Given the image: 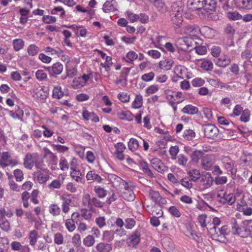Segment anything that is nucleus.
<instances>
[{
  "instance_id": "nucleus-57",
  "label": "nucleus",
  "mask_w": 252,
  "mask_h": 252,
  "mask_svg": "<svg viewBox=\"0 0 252 252\" xmlns=\"http://www.w3.org/2000/svg\"><path fill=\"white\" fill-rule=\"evenodd\" d=\"M94 191L99 198H104L107 194V191L99 186L94 187Z\"/></svg>"
},
{
  "instance_id": "nucleus-59",
  "label": "nucleus",
  "mask_w": 252,
  "mask_h": 252,
  "mask_svg": "<svg viewBox=\"0 0 252 252\" xmlns=\"http://www.w3.org/2000/svg\"><path fill=\"white\" fill-rule=\"evenodd\" d=\"M179 152V148L178 146H171L169 150V153L171 156V158L172 160H175L177 159V156Z\"/></svg>"
},
{
  "instance_id": "nucleus-60",
  "label": "nucleus",
  "mask_w": 252,
  "mask_h": 252,
  "mask_svg": "<svg viewBox=\"0 0 252 252\" xmlns=\"http://www.w3.org/2000/svg\"><path fill=\"white\" fill-rule=\"evenodd\" d=\"M227 16L229 19L234 21L241 19L242 18V16L236 11L228 12Z\"/></svg>"
},
{
  "instance_id": "nucleus-56",
  "label": "nucleus",
  "mask_w": 252,
  "mask_h": 252,
  "mask_svg": "<svg viewBox=\"0 0 252 252\" xmlns=\"http://www.w3.org/2000/svg\"><path fill=\"white\" fill-rule=\"evenodd\" d=\"M183 136L187 140H191L195 137V133L193 130L186 129L184 131Z\"/></svg>"
},
{
  "instance_id": "nucleus-33",
  "label": "nucleus",
  "mask_w": 252,
  "mask_h": 252,
  "mask_svg": "<svg viewBox=\"0 0 252 252\" xmlns=\"http://www.w3.org/2000/svg\"><path fill=\"white\" fill-rule=\"evenodd\" d=\"M153 4L159 12L164 13L167 10V6L163 0H157Z\"/></svg>"
},
{
  "instance_id": "nucleus-64",
  "label": "nucleus",
  "mask_w": 252,
  "mask_h": 252,
  "mask_svg": "<svg viewBox=\"0 0 252 252\" xmlns=\"http://www.w3.org/2000/svg\"><path fill=\"white\" fill-rule=\"evenodd\" d=\"M35 76L39 81H43L47 78V75L44 70L39 69L35 72Z\"/></svg>"
},
{
  "instance_id": "nucleus-37",
  "label": "nucleus",
  "mask_w": 252,
  "mask_h": 252,
  "mask_svg": "<svg viewBox=\"0 0 252 252\" xmlns=\"http://www.w3.org/2000/svg\"><path fill=\"white\" fill-rule=\"evenodd\" d=\"M143 104V97L139 94H136L135 98L132 103V107L134 109H138L142 107Z\"/></svg>"
},
{
  "instance_id": "nucleus-53",
  "label": "nucleus",
  "mask_w": 252,
  "mask_h": 252,
  "mask_svg": "<svg viewBox=\"0 0 252 252\" xmlns=\"http://www.w3.org/2000/svg\"><path fill=\"white\" fill-rule=\"evenodd\" d=\"M82 203L85 207L89 209L92 208V199L91 198V195L89 193H86L83 195Z\"/></svg>"
},
{
  "instance_id": "nucleus-27",
  "label": "nucleus",
  "mask_w": 252,
  "mask_h": 252,
  "mask_svg": "<svg viewBox=\"0 0 252 252\" xmlns=\"http://www.w3.org/2000/svg\"><path fill=\"white\" fill-rule=\"evenodd\" d=\"M174 61L171 59H166L159 62V67L164 70H170L173 64Z\"/></svg>"
},
{
  "instance_id": "nucleus-46",
  "label": "nucleus",
  "mask_w": 252,
  "mask_h": 252,
  "mask_svg": "<svg viewBox=\"0 0 252 252\" xmlns=\"http://www.w3.org/2000/svg\"><path fill=\"white\" fill-rule=\"evenodd\" d=\"M39 48L35 44H31L28 47L27 52L30 56H34L39 52Z\"/></svg>"
},
{
  "instance_id": "nucleus-20",
  "label": "nucleus",
  "mask_w": 252,
  "mask_h": 252,
  "mask_svg": "<svg viewBox=\"0 0 252 252\" xmlns=\"http://www.w3.org/2000/svg\"><path fill=\"white\" fill-rule=\"evenodd\" d=\"M230 63L231 59L228 56L222 55L220 56V57L217 60L216 64L219 67L224 68L227 66Z\"/></svg>"
},
{
  "instance_id": "nucleus-42",
  "label": "nucleus",
  "mask_w": 252,
  "mask_h": 252,
  "mask_svg": "<svg viewBox=\"0 0 252 252\" xmlns=\"http://www.w3.org/2000/svg\"><path fill=\"white\" fill-rule=\"evenodd\" d=\"M188 174L191 178V181L194 182L197 181L200 177V171L195 169L189 170L188 172Z\"/></svg>"
},
{
  "instance_id": "nucleus-44",
  "label": "nucleus",
  "mask_w": 252,
  "mask_h": 252,
  "mask_svg": "<svg viewBox=\"0 0 252 252\" xmlns=\"http://www.w3.org/2000/svg\"><path fill=\"white\" fill-rule=\"evenodd\" d=\"M70 176L77 183H82V174L79 170L73 169L70 172Z\"/></svg>"
},
{
  "instance_id": "nucleus-19",
  "label": "nucleus",
  "mask_w": 252,
  "mask_h": 252,
  "mask_svg": "<svg viewBox=\"0 0 252 252\" xmlns=\"http://www.w3.org/2000/svg\"><path fill=\"white\" fill-rule=\"evenodd\" d=\"M181 112L189 115H194L197 114L199 112L198 107L192 104H188L185 105L182 109Z\"/></svg>"
},
{
  "instance_id": "nucleus-8",
  "label": "nucleus",
  "mask_w": 252,
  "mask_h": 252,
  "mask_svg": "<svg viewBox=\"0 0 252 252\" xmlns=\"http://www.w3.org/2000/svg\"><path fill=\"white\" fill-rule=\"evenodd\" d=\"M90 74H84L81 77L75 78L72 82L71 87L74 89H78L84 86L90 78Z\"/></svg>"
},
{
  "instance_id": "nucleus-31",
  "label": "nucleus",
  "mask_w": 252,
  "mask_h": 252,
  "mask_svg": "<svg viewBox=\"0 0 252 252\" xmlns=\"http://www.w3.org/2000/svg\"><path fill=\"white\" fill-rule=\"evenodd\" d=\"M115 232L110 230L104 231L102 236V240L108 243H110L114 239Z\"/></svg>"
},
{
  "instance_id": "nucleus-36",
  "label": "nucleus",
  "mask_w": 252,
  "mask_h": 252,
  "mask_svg": "<svg viewBox=\"0 0 252 252\" xmlns=\"http://www.w3.org/2000/svg\"><path fill=\"white\" fill-rule=\"evenodd\" d=\"M200 66L204 70L208 71L212 70L214 65L210 60H204L202 61Z\"/></svg>"
},
{
  "instance_id": "nucleus-3",
  "label": "nucleus",
  "mask_w": 252,
  "mask_h": 252,
  "mask_svg": "<svg viewBox=\"0 0 252 252\" xmlns=\"http://www.w3.org/2000/svg\"><path fill=\"white\" fill-rule=\"evenodd\" d=\"M229 232L227 225H223L221 228H211L210 233L212 235L213 239L219 241H224L225 235Z\"/></svg>"
},
{
  "instance_id": "nucleus-12",
  "label": "nucleus",
  "mask_w": 252,
  "mask_h": 252,
  "mask_svg": "<svg viewBox=\"0 0 252 252\" xmlns=\"http://www.w3.org/2000/svg\"><path fill=\"white\" fill-rule=\"evenodd\" d=\"M222 167L227 171L230 172L232 174L234 173V162L228 157H224L221 159Z\"/></svg>"
},
{
  "instance_id": "nucleus-43",
  "label": "nucleus",
  "mask_w": 252,
  "mask_h": 252,
  "mask_svg": "<svg viewBox=\"0 0 252 252\" xmlns=\"http://www.w3.org/2000/svg\"><path fill=\"white\" fill-rule=\"evenodd\" d=\"M64 95L61 86H57L54 88L52 92V96L54 98L60 99Z\"/></svg>"
},
{
  "instance_id": "nucleus-24",
  "label": "nucleus",
  "mask_w": 252,
  "mask_h": 252,
  "mask_svg": "<svg viewBox=\"0 0 252 252\" xmlns=\"http://www.w3.org/2000/svg\"><path fill=\"white\" fill-rule=\"evenodd\" d=\"M117 6V2L115 0L107 1L104 3L102 9L104 12L109 13L116 10Z\"/></svg>"
},
{
  "instance_id": "nucleus-6",
  "label": "nucleus",
  "mask_w": 252,
  "mask_h": 252,
  "mask_svg": "<svg viewBox=\"0 0 252 252\" xmlns=\"http://www.w3.org/2000/svg\"><path fill=\"white\" fill-rule=\"evenodd\" d=\"M38 158V154L36 153L33 154L27 153L24 158V166L27 169H31L33 167L35 162Z\"/></svg>"
},
{
  "instance_id": "nucleus-30",
  "label": "nucleus",
  "mask_w": 252,
  "mask_h": 252,
  "mask_svg": "<svg viewBox=\"0 0 252 252\" xmlns=\"http://www.w3.org/2000/svg\"><path fill=\"white\" fill-rule=\"evenodd\" d=\"M43 150L44 157L49 159L53 163L56 164L58 160L57 156L47 148H44Z\"/></svg>"
},
{
  "instance_id": "nucleus-34",
  "label": "nucleus",
  "mask_w": 252,
  "mask_h": 252,
  "mask_svg": "<svg viewBox=\"0 0 252 252\" xmlns=\"http://www.w3.org/2000/svg\"><path fill=\"white\" fill-rule=\"evenodd\" d=\"M231 224H232V232L234 234H238L239 235L243 237L242 235V228L239 226L238 224L237 223L236 220L235 219H233L231 220Z\"/></svg>"
},
{
  "instance_id": "nucleus-55",
  "label": "nucleus",
  "mask_w": 252,
  "mask_h": 252,
  "mask_svg": "<svg viewBox=\"0 0 252 252\" xmlns=\"http://www.w3.org/2000/svg\"><path fill=\"white\" fill-rule=\"evenodd\" d=\"M95 239L92 235H89L83 239V244L88 247L93 246L95 243Z\"/></svg>"
},
{
  "instance_id": "nucleus-5",
  "label": "nucleus",
  "mask_w": 252,
  "mask_h": 252,
  "mask_svg": "<svg viewBox=\"0 0 252 252\" xmlns=\"http://www.w3.org/2000/svg\"><path fill=\"white\" fill-rule=\"evenodd\" d=\"M217 196L220 198V201L223 204L227 203L232 205L235 201L236 198L232 193L226 194L223 190H221L218 193Z\"/></svg>"
},
{
  "instance_id": "nucleus-14",
  "label": "nucleus",
  "mask_w": 252,
  "mask_h": 252,
  "mask_svg": "<svg viewBox=\"0 0 252 252\" xmlns=\"http://www.w3.org/2000/svg\"><path fill=\"white\" fill-rule=\"evenodd\" d=\"M214 164L213 157L211 155H207L203 157L201 160V166L203 169L209 170Z\"/></svg>"
},
{
  "instance_id": "nucleus-62",
  "label": "nucleus",
  "mask_w": 252,
  "mask_h": 252,
  "mask_svg": "<svg viewBox=\"0 0 252 252\" xmlns=\"http://www.w3.org/2000/svg\"><path fill=\"white\" fill-rule=\"evenodd\" d=\"M13 174L17 182H21L24 179V174L21 169H16L14 170Z\"/></svg>"
},
{
  "instance_id": "nucleus-52",
  "label": "nucleus",
  "mask_w": 252,
  "mask_h": 252,
  "mask_svg": "<svg viewBox=\"0 0 252 252\" xmlns=\"http://www.w3.org/2000/svg\"><path fill=\"white\" fill-rule=\"evenodd\" d=\"M71 202L70 199H63V200L62 203V210L63 213L67 214L70 210L69 205Z\"/></svg>"
},
{
  "instance_id": "nucleus-18",
  "label": "nucleus",
  "mask_w": 252,
  "mask_h": 252,
  "mask_svg": "<svg viewBox=\"0 0 252 252\" xmlns=\"http://www.w3.org/2000/svg\"><path fill=\"white\" fill-rule=\"evenodd\" d=\"M236 6L247 10L252 9V0H234Z\"/></svg>"
},
{
  "instance_id": "nucleus-41",
  "label": "nucleus",
  "mask_w": 252,
  "mask_h": 252,
  "mask_svg": "<svg viewBox=\"0 0 252 252\" xmlns=\"http://www.w3.org/2000/svg\"><path fill=\"white\" fill-rule=\"evenodd\" d=\"M54 244L57 245H61L64 243V239L63 234L61 232H57L53 236Z\"/></svg>"
},
{
  "instance_id": "nucleus-51",
  "label": "nucleus",
  "mask_w": 252,
  "mask_h": 252,
  "mask_svg": "<svg viewBox=\"0 0 252 252\" xmlns=\"http://www.w3.org/2000/svg\"><path fill=\"white\" fill-rule=\"evenodd\" d=\"M142 170L145 172L148 176L151 178L154 177V174L152 170L149 168V164L145 161H142L140 163Z\"/></svg>"
},
{
  "instance_id": "nucleus-16",
  "label": "nucleus",
  "mask_w": 252,
  "mask_h": 252,
  "mask_svg": "<svg viewBox=\"0 0 252 252\" xmlns=\"http://www.w3.org/2000/svg\"><path fill=\"white\" fill-rule=\"evenodd\" d=\"M33 177L34 180L37 181L39 184L45 183L49 179L48 175L40 170L34 172Z\"/></svg>"
},
{
  "instance_id": "nucleus-35",
  "label": "nucleus",
  "mask_w": 252,
  "mask_h": 252,
  "mask_svg": "<svg viewBox=\"0 0 252 252\" xmlns=\"http://www.w3.org/2000/svg\"><path fill=\"white\" fill-rule=\"evenodd\" d=\"M12 45L14 50L19 51L24 48L25 42L22 39H15L12 41Z\"/></svg>"
},
{
  "instance_id": "nucleus-40",
  "label": "nucleus",
  "mask_w": 252,
  "mask_h": 252,
  "mask_svg": "<svg viewBox=\"0 0 252 252\" xmlns=\"http://www.w3.org/2000/svg\"><path fill=\"white\" fill-rule=\"evenodd\" d=\"M203 155L204 153L201 151L195 150L193 151L190 156L191 161L195 163H198Z\"/></svg>"
},
{
  "instance_id": "nucleus-38",
  "label": "nucleus",
  "mask_w": 252,
  "mask_h": 252,
  "mask_svg": "<svg viewBox=\"0 0 252 252\" xmlns=\"http://www.w3.org/2000/svg\"><path fill=\"white\" fill-rule=\"evenodd\" d=\"M38 233L35 230L30 231L29 234V243L32 246H34L37 242Z\"/></svg>"
},
{
  "instance_id": "nucleus-2",
  "label": "nucleus",
  "mask_w": 252,
  "mask_h": 252,
  "mask_svg": "<svg viewBox=\"0 0 252 252\" xmlns=\"http://www.w3.org/2000/svg\"><path fill=\"white\" fill-rule=\"evenodd\" d=\"M184 8L182 6L173 3L171 6V21L175 28L181 27L183 22Z\"/></svg>"
},
{
  "instance_id": "nucleus-10",
  "label": "nucleus",
  "mask_w": 252,
  "mask_h": 252,
  "mask_svg": "<svg viewBox=\"0 0 252 252\" xmlns=\"http://www.w3.org/2000/svg\"><path fill=\"white\" fill-rule=\"evenodd\" d=\"M63 66L60 62L54 63L52 66L46 67L49 75L52 76H55L60 74L63 71Z\"/></svg>"
},
{
  "instance_id": "nucleus-49",
  "label": "nucleus",
  "mask_w": 252,
  "mask_h": 252,
  "mask_svg": "<svg viewBox=\"0 0 252 252\" xmlns=\"http://www.w3.org/2000/svg\"><path fill=\"white\" fill-rule=\"evenodd\" d=\"M176 163L179 165L185 167L188 161V158L183 154H180L177 157Z\"/></svg>"
},
{
  "instance_id": "nucleus-63",
  "label": "nucleus",
  "mask_w": 252,
  "mask_h": 252,
  "mask_svg": "<svg viewBox=\"0 0 252 252\" xmlns=\"http://www.w3.org/2000/svg\"><path fill=\"white\" fill-rule=\"evenodd\" d=\"M59 166L61 169L63 171H65L68 169L69 164L67 160L64 157H62L60 160Z\"/></svg>"
},
{
  "instance_id": "nucleus-29",
  "label": "nucleus",
  "mask_w": 252,
  "mask_h": 252,
  "mask_svg": "<svg viewBox=\"0 0 252 252\" xmlns=\"http://www.w3.org/2000/svg\"><path fill=\"white\" fill-rule=\"evenodd\" d=\"M44 51L51 56L56 55L58 57L62 56L63 53V52L59 48H52L50 46L46 47Z\"/></svg>"
},
{
  "instance_id": "nucleus-4",
  "label": "nucleus",
  "mask_w": 252,
  "mask_h": 252,
  "mask_svg": "<svg viewBox=\"0 0 252 252\" xmlns=\"http://www.w3.org/2000/svg\"><path fill=\"white\" fill-rule=\"evenodd\" d=\"M204 133L206 137L212 139H216L218 138L219 129L212 124L205 125L203 127Z\"/></svg>"
},
{
  "instance_id": "nucleus-7",
  "label": "nucleus",
  "mask_w": 252,
  "mask_h": 252,
  "mask_svg": "<svg viewBox=\"0 0 252 252\" xmlns=\"http://www.w3.org/2000/svg\"><path fill=\"white\" fill-rule=\"evenodd\" d=\"M18 164V161L11 158L10 154L7 152L2 153L0 159V165L2 168H5L8 165L15 166Z\"/></svg>"
},
{
  "instance_id": "nucleus-17",
  "label": "nucleus",
  "mask_w": 252,
  "mask_h": 252,
  "mask_svg": "<svg viewBox=\"0 0 252 252\" xmlns=\"http://www.w3.org/2000/svg\"><path fill=\"white\" fill-rule=\"evenodd\" d=\"M82 117L84 120L86 121H91L94 123L99 122V118L94 112H90L86 109H83L82 112Z\"/></svg>"
},
{
  "instance_id": "nucleus-48",
  "label": "nucleus",
  "mask_w": 252,
  "mask_h": 252,
  "mask_svg": "<svg viewBox=\"0 0 252 252\" xmlns=\"http://www.w3.org/2000/svg\"><path fill=\"white\" fill-rule=\"evenodd\" d=\"M74 32L77 36L81 37H86L87 34V30L82 26L76 25V28L74 29Z\"/></svg>"
},
{
  "instance_id": "nucleus-25",
  "label": "nucleus",
  "mask_w": 252,
  "mask_h": 252,
  "mask_svg": "<svg viewBox=\"0 0 252 252\" xmlns=\"http://www.w3.org/2000/svg\"><path fill=\"white\" fill-rule=\"evenodd\" d=\"M193 37H184L178 39L176 44L180 45L183 47H185L186 49L188 47L191 46L193 42Z\"/></svg>"
},
{
  "instance_id": "nucleus-9",
  "label": "nucleus",
  "mask_w": 252,
  "mask_h": 252,
  "mask_svg": "<svg viewBox=\"0 0 252 252\" xmlns=\"http://www.w3.org/2000/svg\"><path fill=\"white\" fill-rule=\"evenodd\" d=\"M177 48V53L176 57L179 60L181 61H189L190 59V55L185 47L180 46L176 44Z\"/></svg>"
},
{
  "instance_id": "nucleus-11",
  "label": "nucleus",
  "mask_w": 252,
  "mask_h": 252,
  "mask_svg": "<svg viewBox=\"0 0 252 252\" xmlns=\"http://www.w3.org/2000/svg\"><path fill=\"white\" fill-rule=\"evenodd\" d=\"M184 32L189 36L195 38L198 36L200 30L196 25H188L183 28Z\"/></svg>"
},
{
  "instance_id": "nucleus-39",
  "label": "nucleus",
  "mask_w": 252,
  "mask_h": 252,
  "mask_svg": "<svg viewBox=\"0 0 252 252\" xmlns=\"http://www.w3.org/2000/svg\"><path fill=\"white\" fill-rule=\"evenodd\" d=\"M138 57V55L133 51H129L126 56V61L128 63H133Z\"/></svg>"
},
{
  "instance_id": "nucleus-58",
  "label": "nucleus",
  "mask_w": 252,
  "mask_h": 252,
  "mask_svg": "<svg viewBox=\"0 0 252 252\" xmlns=\"http://www.w3.org/2000/svg\"><path fill=\"white\" fill-rule=\"evenodd\" d=\"M205 83V80L200 77H196L191 81L192 86L194 87H200L203 86Z\"/></svg>"
},
{
  "instance_id": "nucleus-21",
  "label": "nucleus",
  "mask_w": 252,
  "mask_h": 252,
  "mask_svg": "<svg viewBox=\"0 0 252 252\" xmlns=\"http://www.w3.org/2000/svg\"><path fill=\"white\" fill-rule=\"evenodd\" d=\"M140 234L137 230L134 231L129 237L127 243L129 246L134 247L136 246L140 241Z\"/></svg>"
},
{
  "instance_id": "nucleus-45",
  "label": "nucleus",
  "mask_w": 252,
  "mask_h": 252,
  "mask_svg": "<svg viewBox=\"0 0 252 252\" xmlns=\"http://www.w3.org/2000/svg\"><path fill=\"white\" fill-rule=\"evenodd\" d=\"M128 147L130 151L132 152L135 151L139 147L138 140L134 138H130L128 143Z\"/></svg>"
},
{
  "instance_id": "nucleus-61",
  "label": "nucleus",
  "mask_w": 252,
  "mask_h": 252,
  "mask_svg": "<svg viewBox=\"0 0 252 252\" xmlns=\"http://www.w3.org/2000/svg\"><path fill=\"white\" fill-rule=\"evenodd\" d=\"M0 228L3 231L7 232L10 230V223L7 219L0 220Z\"/></svg>"
},
{
  "instance_id": "nucleus-1",
  "label": "nucleus",
  "mask_w": 252,
  "mask_h": 252,
  "mask_svg": "<svg viewBox=\"0 0 252 252\" xmlns=\"http://www.w3.org/2000/svg\"><path fill=\"white\" fill-rule=\"evenodd\" d=\"M203 9L199 13V16L201 18L210 19L215 20L216 15H213L216 7V1L215 0H204Z\"/></svg>"
},
{
  "instance_id": "nucleus-50",
  "label": "nucleus",
  "mask_w": 252,
  "mask_h": 252,
  "mask_svg": "<svg viewBox=\"0 0 252 252\" xmlns=\"http://www.w3.org/2000/svg\"><path fill=\"white\" fill-rule=\"evenodd\" d=\"M251 111L248 109H245L242 111L240 120L241 122L247 123L250 120Z\"/></svg>"
},
{
  "instance_id": "nucleus-32",
  "label": "nucleus",
  "mask_w": 252,
  "mask_h": 252,
  "mask_svg": "<svg viewBox=\"0 0 252 252\" xmlns=\"http://www.w3.org/2000/svg\"><path fill=\"white\" fill-rule=\"evenodd\" d=\"M86 179L87 180H94L98 183H101L102 180L101 177L94 171L88 172L86 175Z\"/></svg>"
},
{
  "instance_id": "nucleus-28",
  "label": "nucleus",
  "mask_w": 252,
  "mask_h": 252,
  "mask_svg": "<svg viewBox=\"0 0 252 252\" xmlns=\"http://www.w3.org/2000/svg\"><path fill=\"white\" fill-rule=\"evenodd\" d=\"M49 213L53 217H57L60 215L61 210L60 206L57 204H51L48 207Z\"/></svg>"
},
{
  "instance_id": "nucleus-15",
  "label": "nucleus",
  "mask_w": 252,
  "mask_h": 252,
  "mask_svg": "<svg viewBox=\"0 0 252 252\" xmlns=\"http://www.w3.org/2000/svg\"><path fill=\"white\" fill-rule=\"evenodd\" d=\"M150 162L152 167L158 172L163 173L165 171V166L159 158H153Z\"/></svg>"
},
{
  "instance_id": "nucleus-54",
  "label": "nucleus",
  "mask_w": 252,
  "mask_h": 252,
  "mask_svg": "<svg viewBox=\"0 0 252 252\" xmlns=\"http://www.w3.org/2000/svg\"><path fill=\"white\" fill-rule=\"evenodd\" d=\"M123 197L125 200L129 201L134 200L135 198V195L133 193V189L124 191L123 193Z\"/></svg>"
},
{
  "instance_id": "nucleus-26",
  "label": "nucleus",
  "mask_w": 252,
  "mask_h": 252,
  "mask_svg": "<svg viewBox=\"0 0 252 252\" xmlns=\"http://www.w3.org/2000/svg\"><path fill=\"white\" fill-rule=\"evenodd\" d=\"M252 57V51L249 49H246L244 51H243L241 53V58L243 60H246L245 62H244L243 64V66L244 68L247 67V65L251 63L250 59Z\"/></svg>"
},
{
  "instance_id": "nucleus-22",
  "label": "nucleus",
  "mask_w": 252,
  "mask_h": 252,
  "mask_svg": "<svg viewBox=\"0 0 252 252\" xmlns=\"http://www.w3.org/2000/svg\"><path fill=\"white\" fill-rule=\"evenodd\" d=\"M204 0H188V6L193 10H199L203 8Z\"/></svg>"
},
{
  "instance_id": "nucleus-23",
  "label": "nucleus",
  "mask_w": 252,
  "mask_h": 252,
  "mask_svg": "<svg viewBox=\"0 0 252 252\" xmlns=\"http://www.w3.org/2000/svg\"><path fill=\"white\" fill-rule=\"evenodd\" d=\"M95 249L98 252H110L113 246L109 243L100 242L96 245Z\"/></svg>"
},
{
  "instance_id": "nucleus-13",
  "label": "nucleus",
  "mask_w": 252,
  "mask_h": 252,
  "mask_svg": "<svg viewBox=\"0 0 252 252\" xmlns=\"http://www.w3.org/2000/svg\"><path fill=\"white\" fill-rule=\"evenodd\" d=\"M48 93L47 91L44 90V89L40 86L34 87L32 92V96L33 97L36 99H45Z\"/></svg>"
},
{
  "instance_id": "nucleus-47",
  "label": "nucleus",
  "mask_w": 252,
  "mask_h": 252,
  "mask_svg": "<svg viewBox=\"0 0 252 252\" xmlns=\"http://www.w3.org/2000/svg\"><path fill=\"white\" fill-rule=\"evenodd\" d=\"M65 226L69 232H73L76 228L74 220L72 219H68L65 220Z\"/></svg>"
}]
</instances>
